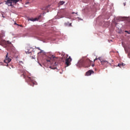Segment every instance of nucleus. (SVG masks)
I'll list each match as a JSON object with an SVG mask.
<instances>
[{"instance_id": "obj_1", "label": "nucleus", "mask_w": 130, "mask_h": 130, "mask_svg": "<svg viewBox=\"0 0 130 130\" xmlns=\"http://www.w3.org/2000/svg\"><path fill=\"white\" fill-rule=\"evenodd\" d=\"M21 72L22 73V75L21 76L23 77L24 79H25L27 82H29L30 86L34 87V85H37V83L36 81L33 80V78H32V77H29L26 76V71L24 70H21Z\"/></svg>"}, {"instance_id": "obj_2", "label": "nucleus", "mask_w": 130, "mask_h": 130, "mask_svg": "<svg viewBox=\"0 0 130 130\" xmlns=\"http://www.w3.org/2000/svg\"><path fill=\"white\" fill-rule=\"evenodd\" d=\"M79 64L81 66V67H83L84 68H89V67H90L89 60H81L79 62Z\"/></svg>"}, {"instance_id": "obj_3", "label": "nucleus", "mask_w": 130, "mask_h": 130, "mask_svg": "<svg viewBox=\"0 0 130 130\" xmlns=\"http://www.w3.org/2000/svg\"><path fill=\"white\" fill-rule=\"evenodd\" d=\"M4 37V35H0V45L4 46V45H7V44H12V43L9 41H6L5 40L3 39Z\"/></svg>"}, {"instance_id": "obj_4", "label": "nucleus", "mask_w": 130, "mask_h": 130, "mask_svg": "<svg viewBox=\"0 0 130 130\" xmlns=\"http://www.w3.org/2000/svg\"><path fill=\"white\" fill-rule=\"evenodd\" d=\"M67 57H68V55H66V56H63L62 57V60H66L65 64L67 67H69V66L71 65V62L72 61V58H71V56H70L68 58L66 59Z\"/></svg>"}, {"instance_id": "obj_5", "label": "nucleus", "mask_w": 130, "mask_h": 130, "mask_svg": "<svg viewBox=\"0 0 130 130\" xmlns=\"http://www.w3.org/2000/svg\"><path fill=\"white\" fill-rule=\"evenodd\" d=\"M18 2V0H7V1L6 2L5 4L6 5H8V6H9V7H11L13 6V5L12 4L13 2L17 4Z\"/></svg>"}, {"instance_id": "obj_6", "label": "nucleus", "mask_w": 130, "mask_h": 130, "mask_svg": "<svg viewBox=\"0 0 130 130\" xmlns=\"http://www.w3.org/2000/svg\"><path fill=\"white\" fill-rule=\"evenodd\" d=\"M53 60H54L55 63H56V62H55V60H56V57H49L47 59V61L48 62H50L51 64L53 63Z\"/></svg>"}, {"instance_id": "obj_7", "label": "nucleus", "mask_w": 130, "mask_h": 130, "mask_svg": "<svg viewBox=\"0 0 130 130\" xmlns=\"http://www.w3.org/2000/svg\"><path fill=\"white\" fill-rule=\"evenodd\" d=\"M8 55H9V53H7L5 60H4V62H5L6 63H9V62H11V61L12 60V59L9 58L8 57Z\"/></svg>"}, {"instance_id": "obj_8", "label": "nucleus", "mask_w": 130, "mask_h": 130, "mask_svg": "<svg viewBox=\"0 0 130 130\" xmlns=\"http://www.w3.org/2000/svg\"><path fill=\"white\" fill-rule=\"evenodd\" d=\"M101 62L103 66H107V64H110V66L111 65V63L106 60H101Z\"/></svg>"}, {"instance_id": "obj_9", "label": "nucleus", "mask_w": 130, "mask_h": 130, "mask_svg": "<svg viewBox=\"0 0 130 130\" xmlns=\"http://www.w3.org/2000/svg\"><path fill=\"white\" fill-rule=\"evenodd\" d=\"M41 15H40L38 18H29L28 20L29 21H32V22H35V21H38V20H39V19H41Z\"/></svg>"}, {"instance_id": "obj_10", "label": "nucleus", "mask_w": 130, "mask_h": 130, "mask_svg": "<svg viewBox=\"0 0 130 130\" xmlns=\"http://www.w3.org/2000/svg\"><path fill=\"white\" fill-rule=\"evenodd\" d=\"M92 74H94V71L93 70H89L86 73V76H91Z\"/></svg>"}, {"instance_id": "obj_11", "label": "nucleus", "mask_w": 130, "mask_h": 130, "mask_svg": "<svg viewBox=\"0 0 130 130\" xmlns=\"http://www.w3.org/2000/svg\"><path fill=\"white\" fill-rule=\"evenodd\" d=\"M125 66V64L124 63H121L118 64V67H119V68H120L121 69H122V68H124Z\"/></svg>"}, {"instance_id": "obj_12", "label": "nucleus", "mask_w": 130, "mask_h": 130, "mask_svg": "<svg viewBox=\"0 0 130 130\" xmlns=\"http://www.w3.org/2000/svg\"><path fill=\"white\" fill-rule=\"evenodd\" d=\"M63 4H64V2H63V1H60V2H59V5L60 6H61V5H63Z\"/></svg>"}, {"instance_id": "obj_13", "label": "nucleus", "mask_w": 130, "mask_h": 130, "mask_svg": "<svg viewBox=\"0 0 130 130\" xmlns=\"http://www.w3.org/2000/svg\"><path fill=\"white\" fill-rule=\"evenodd\" d=\"M125 33H127V34H130V30H129V31L125 30Z\"/></svg>"}, {"instance_id": "obj_14", "label": "nucleus", "mask_w": 130, "mask_h": 130, "mask_svg": "<svg viewBox=\"0 0 130 130\" xmlns=\"http://www.w3.org/2000/svg\"><path fill=\"white\" fill-rule=\"evenodd\" d=\"M69 22H67V23H64V25H65V26H69Z\"/></svg>"}, {"instance_id": "obj_15", "label": "nucleus", "mask_w": 130, "mask_h": 130, "mask_svg": "<svg viewBox=\"0 0 130 130\" xmlns=\"http://www.w3.org/2000/svg\"><path fill=\"white\" fill-rule=\"evenodd\" d=\"M69 27L72 26V23H69Z\"/></svg>"}, {"instance_id": "obj_16", "label": "nucleus", "mask_w": 130, "mask_h": 130, "mask_svg": "<svg viewBox=\"0 0 130 130\" xmlns=\"http://www.w3.org/2000/svg\"><path fill=\"white\" fill-rule=\"evenodd\" d=\"M42 52H43V50H41V51L39 52V53H42Z\"/></svg>"}, {"instance_id": "obj_17", "label": "nucleus", "mask_w": 130, "mask_h": 130, "mask_svg": "<svg viewBox=\"0 0 130 130\" xmlns=\"http://www.w3.org/2000/svg\"><path fill=\"white\" fill-rule=\"evenodd\" d=\"M42 52H43V50H41V51L39 52V53H42Z\"/></svg>"}, {"instance_id": "obj_18", "label": "nucleus", "mask_w": 130, "mask_h": 130, "mask_svg": "<svg viewBox=\"0 0 130 130\" xmlns=\"http://www.w3.org/2000/svg\"><path fill=\"white\" fill-rule=\"evenodd\" d=\"M37 48V49H39V50H41V49H40V47H38V48Z\"/></svg>"}, {"instance_id": "obj_19", "label": "nucleus", "mask_w": 130, "mask_h": 130, "mask_svg": "<svg viewBox=\"0 0 130 130\" xmlns=\"http://www.w3.org/2000/svg\"><path fill=\"white\" fill-rule=\"evenodd\" d=\"M125 52H127V50L126 49V48H125Z\"/></svg>"}, {"instance_id": "obj_20", "label": "nucleus", "mask_w": 130, "mask_h": 130, "mask_svg": "<svg viewBox=\"0 0 130 130\" xmlns=\"http://www.w3.org/2000/svg\"><path fill=\"white\" fill-rule=\"evenodd\" d=\"M97 59H98V58H96L95 59H94V61L97 60Z\"/></svg>"}, {"instance_id": "obj_21", "label": "nucleus", "mask_w": 130, "mask_h": 130, "mask_svg": "<svg viewBox=\"0 0 130 130\" xmlns=\"http://www.w3.org/2000/svg\"><path fill=\"white\" fill-rule=\"evenodd\" d=\"M98 59H100V61H101V60H103L100 59V58H98Z\"/></svg>"}, {"instance_id": "obj_22", "label": "nucleus", "mask_w": 130, "mask_h": 130, "mask_svg": "<svg viewBox=\"0 0 130 130\" xmlns=\"http://www.w3.org/2000/svg\"><path fill=\"white\" fill-rule=\"evenodd\" d=\"M94 64H92L91 65V67H94Z\"/></svg>"}, {"instance_id": "obj_23", "label": "nucleus", "mask_w": 130, "mask_h": 130, "mask_svg": "<svg viewBox=\"0 0 130 130\" xmlns=\"http://www.w3.org/2000/svg\"><path fill=\"white\" fill-rule=\"evenodd\" d=\"M27 4H29V3H25V5H27Z\"/></svg>"}, {"instance_id": "obj_24", "label": "nucleus", "mask_w": 130, "mask_h": 130, "mask_svg": "<svg viewBox=\"0 0 130 130\" xmlns=\"http://www.w3.org/2000/svg\"><path fill=\"white\" fill-rule=\"evenodd\" d=\"M124 6H125V3H123Z\"/></svg>"}, {"instance_id": "obj_25", "label": "nucleus", "mask_w": 130, "mask_h": 130, "mask_svg": "<svg viewBox=\"0 0 130 130\" xmlns=\"http://www.w3.org/2000/svg\"><path fill=\"white\" fill-rule=\"evenodd\" d=\"M47 8H49V6H47Z\"/></svg>"}, {"instance_id": "obj_26", "label": "nucleus", "mask_w": 130, "mask_h": 130, "mask_svg": "<svg viewBox=\"0 0 130 130\" xmlns=\"http://www.w3.org/2000/svg\"><path fill=\"white\" fill-rule=\"evenodd\" d=\"M72 14H75V12H73Z\"/></svg>"}, {"instance_id": "obj_27", "label": "nucleus", "mask_w": 130, "mask_h": 130, "mask_svg": "<svg viewBox=\"0 0 130 130\" xmlns=\"http://www.w3.org/2000/svg\"><path fill=\"white\" fill-rule=\"evenodd\" d=\"M40 65L41 66V67L42 66L41 64H40Z\"/></svg>"}, {"instance_id": "obj_28", "label": "nucleus", "mask_w": 130, "mask_h": 130, "mask_svg": "<svg viewBox=\"0 0 130 130\" xmlns=\"http://www.w3.org/2000/svg\"><path fill=\"white\" fill-rule=\"evenodd\" d=\"M7 66H9V64H7Z\"/></svg>"}, {"instance_id": "obj_29", "label": "nucleus", "mask_w": 130, "mask_h": 130, "mask_svg": "<svg viewBox=\"0 0 130 130\" xmlns=\"http://www.w3.org/2000/svg\"><path fill=\"white\" fill-rule=\"evenodd\" d=\"M76 14H78V13H76Z\"/></svg>"}]
</instances>
